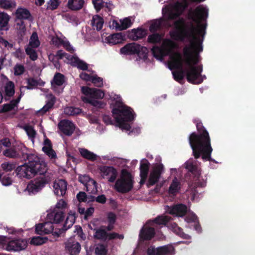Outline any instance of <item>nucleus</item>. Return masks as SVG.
<instances>
[{"label":"nucleus","instance_id":"54","mask_svg":"<svg viewBox=\"0 0 255 255\" xmlns=\"http://www.w3.org/2000/svg\"><path fill=\"white\" fill-rule=\"evenodd\" d=\"M1 167L5 172H9L15 169V164L9 162H4L1 164Z\"/></svg>","mask_w":255,"mask_h":255},{"label":"nucleus","instance_id":"40","mask_svg":"<svg viewBox=\"0 0 255 255\" xmlns=\"http://www.w3.org/2000/svg\"><path fill=\"white\" fill-rule=\"evenodd\" d=\"M40 43L37 33L33 32L30 37L29 45L31 48H37L40 45Z\"/></svg>","mask_w":255,"mask_h":255},{"label":"nucleus","instance_id":"32","mask_svg":"<svg viewBox=\"0 0 255 255\" xmlns=\"http://www.w3.org/2000/svg\"><path fill=\"white\" fill-rule=\"evenodd\" d=\"M171 228L173 231L180 237L187 240L191 238V237L189 235L183 232L182 229L179 227L176 223H173L172 224Z\"/></svg>","mask_w":255,"mask_h":255},{"label":"nucleus","instance_id":"39","mask_svg":"<svg viewBox=\"0 0 255 255\" xmlns=\"http://www.w3.org/2000/svg\"><path fill=\"white\" fill-rule=\"evenodd\" d=\"M64 114L68 116H75L82 112V109L74 107H67L64 109Z\"/></svg>","mask_w":255,"mask_h":255},{"label":"nucleus","instance_id":"6","mask_svg":"<svg viewBox=\"0 0 255 255\" xmlns=\"http://www.w3.org/2000/svg\"><path fill=\"white\" fill-rule=\"evenodd\" d=\"M170 64L173 69L179 71H174L173 73L174 79L177 81L182 80L186 76L188 81V75L190 70L188 68H183V59L182 54L179 52H175L170 57Z\"/></svg>","mask_w":255,"mask_h":255},{"label":"nucleus","instance_id":"30","mask_svg":"<svg viewBox=\"0 0 255 255\" xmlns=\"http://www.w3.org/2000/svg\"><path fill=\"white\" fill-rule=\"evenodd\" d=\"M170 218L166 216H158L153 220H149L148 221V223L152 222L151 225L153 224H156L159 225H166L168 222L169 221Z\"/></svg>","mask_w":255,"mask_h":255},{"label":"nucleus","instance_id":"64","mask_svg":"<svg viewBox=\"0 0 255 255\" xmlns=\"http://www.w3.org/2000/svg\"><path fill=\"white\" fill-rule=\"evenodd\" d=\"M124 237L123 235H120L117 233H108L107 240H112L115 239H119L120 240H122L124 239Z\"/></svg>","mask_w":255,"mask_h":255},{"label":"nucleus","instance_id":"11","mask_svg":"<svg viewBox=\"0 0 255 255\" xmlns=\"http://www.w3.org/2000/svg\"><path fill=\"white\" fill-rule=\"evenodd\" d=\"M173 250L171 245H165L157 248L150 246L147 248L146 253L147 255H169Z\"/></svg>","mask_w":255,"mask_h":255},{"label":"nucleus","instance_id":"62","mask_svg":"<svg viewBox=\"0 0 255 255\" xmlns=\"http://www.w3.org/2000/svg\"><path fill=\"white\" fill-rule=\"evenodd\" d=\"M66 206V203L63 200H59L56 204L54 210L57 211H64V209Z\"/></svg>","mask_w":255,"mask_h":255},{"label":"nucleus","instance_id":"17","mask_svg":"<svg viewBox=\"0 0 255 255\" xmlns=\"http://www.w3.org/2000/svg\"><path fill=\"white\" fill-rule=\"evenodd\" d=\"M155 234V232L154 228L143 227L140 230L139 237L143 241H149L154 237Z\"/></svg>","mask_w":255,"mask_h":255},{"label":"nucleus","instance_id":"43","mask_svg":"<svg viewBox=\"0 0 255 255\" xmlns=\"http://www.w3.org/2000/svg\"><path fill=\"white\" fill-rule=\"evenodd\" d=\"M161 35L157 33H153L148 36L147 41L149 43L155 44L159 43L161 40Z\"/></svg>","mask_w":255,"mask_h":255},{"label":"nucleus","instance_id":"14","mask_svg":"<svg viewBox=\"0 0 255 255\" xmlns=\"http://www.w3.org/2000/svg\"><path fill=\"white\" fill-rule=\"evenodd\" d=\"M185 167L188 170L186 178L188 176L193 177V180H196L200 176V173L196 164L193 163L192 160H189L185 164Z\"/></svg>","mask_w":255,"mask_h":255},{"label":"nucleus","instance_id":"51","mask_svg":"<svg viewBox=\"0 0 255 255\" xmlns=\"http://www.w3.org/2000/svg\"><path fill=\"white\" fill-rule=\"evenodd\" d=\"M15 14L16 16H30V13L28 9L23 7H18Z\"/></svg>","mask_w":255,"mask_h":255},{"label":"nucleus","instance_id":"55","mask_svg":"<svg viewBox=\"0 0 255 255\" xmlns=\"http://www.w3.org/2000/svg\"><path fill=\"white\" fill-rule=\"evenodd\" d=\"M161 27V22L159 21H155L152 22L149 28V29L151 32H155L158 30L160 29Z\"/></svg>","mask_w":255,"mask_h":255},{"label":"nucleus","instance_id":"21","mask_svg":"<svg viewBox=\"0 0 255 255\" xmlns=\"http://www.w3.org/2000/svg\"><path fill=\"white\" fill-rule=\"evenodd\" d=\"M146 34V30L142 28H138L137 29H132L131 31L129 32L128 37L129 39L136 41L145 37Z\"/></svg>","mask_w":255,"mask_h":255},{"label":"nucleus","instance_id":"52","mask_svg":"<svg viewBox=\"0 0 255 255\" xmlns=\"http://www.w3.org/2000/svg\"><path fill=\"white\" fill-rule=\"evenodd\" d=\"M60 1L59 0H49L47 3V9L54 10L59 6Z\"/></svg>","mask_w":255,"mask_h":255},{"label":"nucleus","instance_id":"20","mask_svg":"<svg viewBox=\"0 0 255 255\" xmlns=\"http://www.w3.org/2000/svg\"><path fill=\"white\" fill-rule=\"evenodd\" d=\"M78 216V214L75 211L70 210L68 213V215L65 221V223L62 228L64 231H67L75 223V220Z\"/></svg>","mask_w":255,"mask_h":255},{"label":"nucleus","instance_id":"12","mask_svg":"<svg viewBox=\"0 0 255 255\" xmlns=\"http://www.w3.org/2000/svg\"><path fill=\"white\" fill-rule=\"evenodd\" d=\"M27 246V242L26 240L16 239L8 242L5 249L8 251L18 252L24 250Z\"/></svg>","mask_w":255,"mask_h":255},{"label":"nucleus","instance_id":"29","mask_svg":"<svg viewBox=\"0 0 255 255\" xmlns=\"http://www.w3.org/2000/svg\"><path fill=\"white\" fill-rule=\"evenodd\" d=\"M82 101L86 103H88L92 106L98 108H103L105 106L104 102L93 99V98L83 97L82 98Z\"/></svg>","mask_w":255,"mask_h":255},{"label":"nucleus","instance_id":"26","mask_svg":"<svg viewBox=\"0 0 255 255\" xmlns=\"http://www.w3.org/2000/svg\"><path fill=\"white\" fill-rule=\"evenodd\" d=\"M180 188V183L175 177L173 179L169 187L168 193L170 195L175 196L179 192Z\"/></svg>","mask_w":255,"mask_h":255},{"label":"nucleus","instance_id":"23","mask_svg":"<svg viewBox=\"0 0 255 255\" xmlns=\"http://www.w3.org/2000/svg\"><path fill=\"white\" fill-rule=\"evenodd\" d=\"M22 93L16 99L12 100L9 103L5 104L2 106L0 113H5L12 111L17 106L22 97Z\"/></svg>","mask_w":255,"mask_h":255},{"label":"nucleus","instance_id":"18","mask_svg":"<svg viewBox=\"0 0 255 255\" xmlns=\"http://www.w3.org/2000/svg\"><path fill=\"white\" fill-rule=\"evenodd\" d=\"M64 211L53 210L47 215V219L53 223L58 224L62 222L64 218Z\"/></svg>","mask_w":255,"mask_h":255},{"label":"nucleus","instance_id":"57","mask_svg":"<svg viewBox=\"0 0 255 255\" xmlns=\"http://www.w3.org/2000/svg\"><path fill=\"white\" fill-rule=\"evenodd\" d=\"M3 155L8 157L15 158L18 156V153L14 149L9 148L3 151Z\"/></svg>","mask_w":255,"mask_h":255},{"label":"nucleus","instance_id":"53","mask_svg":"<svg viewBox=\"0 0 255 255\" xmlns=\"http://www.w3.org/2000/svg\"><path fill=\"white\" fill-rule=\"evenodd\" d=\"M14 74L15 76H19L23 74L25 71V68L23 65L16 64L13 68Z\"/></svg>","mask_w":255,"mask_h":255},{"label":"nucleus","instance_id":"35","mask_svg":"<svg viewBox=\"0 0 255 255\" xmlns=\"http://www.w3.org/2000/svg\"><path fill=\"white\" fill-rule=\"evenodd\" d=\"M91 24L94 29L96 28L98 31L102 29L104 19L103 17H92Z\"/></svg>","mask_w":255,"mask_h":255},{"label":"nucleus","instance_id":"25","mask_svg":"<svg viewBox=\"0 0 255 255\" xmlns=\"http://www.w3.org/2000/svg\"><path fill=\"white\" fill-rule=\"evenodd\" d=\"M124 39V35L122 33H116L111 34L106 38L108 42L115 45L122 42Z\"/></svg>","mask_w":255,"mask_h":255},{"label":"nucleus","instance_id":"24","mask_svg":"<svg viewBox=\"0 0 255 255\" xmlns=\"http://www.w3.org/2000/svg\"><path fill=\"white\" fill-rule=\"evenodd\" d=\"M27 85L25 88L28 90H31L37 87L38 86H44L45 82L40 78L35 79L33 78H28L26 79Z\"/></svg>","mask_w":255,"mask_h":255},{"label":"nucleus","instance_id":"22","mask_svg":"<svg viewBox=\"0 0 255 255\" xmlns=\"http://www.w3.org/2000/svg\"><path fill=\"white\" fill-rule=\"evenodd\" d=\"M44 146L42 147V151L44 152L51 159H55L56 157V153L52 149V143L50 139L46 138L44 141Z\"/></svg>","mask_w":255,"mask_h":255},{"label":"nucleus","instance_id":"60","mask_svg":"<svg viewBox=\"0 0 255 255\" xmlns=\"http://www.w3.org/2000/svg\"><path fill=\"white\" fill-rule=\"evenodd\" d=\"M85 187L86 188V190L87 192H88L89 193L92 194H95L98 192L97 189V183L95 181V183L93 186L86 185Z\"/></svg>","mask_w":255,"mask_h":255},{"label":"nucleus","instance_id":"37","mask_svg":"<svg viewBox=\"0 0 255 255\" xmlns=\"http://www.w3.org/2000/svg\"><path fill=\"white\" fill-rule=\"evenodd\" d=\"M5 99L7 100V97H11L14 94V85L12 82H8L4 88Z\"/></svg>","mask_w":255,"mask_h":255},{"label":"nucleus","instance_id":"28","mask_svg":"<svg viewBox=\"0 0 255 255\" xmlns=\"http://www.w3.org/2000/svg\"><path fill=\"white\" fill-rule=\"evenodd\" d=\"M70 60L71 63H73V66H76L78 68L82 70H87L88 69V64L84 61L80 60L78 57L72 56L70 58Z\"/></svg>","mask_w":255,"mask_h":255},{"label":"nucleus","instance_id":"3","mask_svg":"<svg viewBox=\"0 0 255 255\" xmlns=\"http://www.w3.org/2000/svg\"><path fill=\"white\" fill-rule=\"evenodd\" d=\"M27 163L18 166L15 171L19 178L30 179L36 175L37 172L45 171L46 163L34 154L25 155Z\"/></svg>","mask_w":255,"mask_h":255},{"label":"nucleus","instance_id":"1","mask_svg":"<svg viewBox=\"0 0 255 255\" xmlns=\"http://www.w3.org/2000/svg\"><path fill=\"white\" fill-rule=\"evenodd\" d=\"M169 19H175L178 17H166ZM180 18V17H179ZM188 19L185 21L181 17L175 22V30L170 32L172 39L183 41L185 39L190 41V44L183 48V55L185 58L183 63L190 70L188 75V82L193 84H201L203 79L202 78V66H196L199 62V53L203 51L202 43L206 34L207 24L200 23L197 18L204 19L207 17H187Z\"/></svg>","mask_w":255,"mask_h":255},{"label":"nucleus","instance_id":"50","mask_svg":"<svg viewBox=\"0 0 255 255\" xmlns=\"http://www.w3.org/2000/svg\"><path fill=\"white\" fill-rule=\"evenodd\" d=\"M10 17H0V30H7L9 18Z\"/></svg>","mask_w":255,"mask_h":255},{"label":"nucleus","instance_id":"61","mask_svg":"<svg viewBox=\"0 0 255 255\" xmlns=\"http://www.w3.org/2000/svg\"><path fill=\"white\" fill-rule=\"evenodd\" d=\"M24 130L26 132L28 136L30 137H34L36 134V132L34 129L31 126H26L24 128Z\"/></svg>","mask_w":255,"mask_h":255},{"label":"nucleus","instance_id":"49","mask_svg":"<svg viewBox=\"0 0 255 255\" xmlns=\"http://www.w3.org/2000/svg\"><path fill=\"white\" fill-rule=\"evenodd\" d=\"M33 48L28 47L25 49V52L31 60L35 61L37 59L38 56L36 51Z\"/></svg>","mask_w":255,"mask_h":255},{"label":"nucleus","instance_id":"8","mask_svg":"<svg viewBox=\"0 0 255 255\" xmlns=\"http://www.w3.org/2000/svg\"><path fill=\"white\" fill-rule=\"evenodd\" d=\"M122 54L125 55H133L136 54L140 59L145 60L148 58V49L144 46L131 43H128L120 49Z\"/></svg>","mask_w":255,"mask_h":255},{"label":"nucleus","instance_id":"9","mask_svg":"<svg viewBox=\"0 0 255 255\" xmlns=\"http://www.w3.org/2000/svg\"><path fill=\"white\" fill-rule=\"evenodd\" d=\"M101 176L106 178L109 182H114L118 176L117 170L113 166L101 165L98 167Z\"/></svg>","mask_w":255,"mask_h":255},{"label":"nucleus","instance_id":"19","mask_svg":"<svg viewBox=\"0 0 255 255\" xmlns=\"http://www.w3.org/2000/svg\"><path fill=\"white\" fill-rule=\"evenodd\" d=\"M65 250L70 255H77L81 250V245L75 241H68L65 243Z\"/></svg>","mask_w":255,"mask_h":255},{"label":"nucleus","instance_id":"36","mask_svg":"<svg viewBox=\"0 0 255 255\" xmlns=\"http://www.w3.org/2000/svg\"><path fill=\"white\" fill-rule=\"evenodd\" d=\"M149 168V163L148 161L144 159L140 162V175L147 176Z\"/></svg>","mask_w":255,"mask_h":255},{"label":"nucleus","instance_id":"46","mask_svg":"<svg viewBox=\"0 0 255 255\" xmlns=\"http://www.w3.org/2000/svg\"><path fill=\"white\" fill-rule=\"evenodd\" d=\"M53 81L55 85L61 86L64 83V76L60 73H56L54 76Z\"/></svg>","mask_w":255,"mask_h":255},{"label":"nucleus","instance_id":"10","mask_svg":"<svg viewBox=\"0 0 255 255\" xmlns=\"http://www.w3.org/2000/svg\"><path fill=\"white\" fill-rule=\"evenodd\" d=\"M163 170V165L162 164H156L151 171L149 178L146 184L148 187L155 185L159 181Z\"/></svg>","mask_w":255,"mask_h":255},{"label":"nucleus","instance_id":"34","mask_svg":"<svg viewBox=\"0 0 255 255\" xmlns=\"http://www.w3.org/2000/svg\"><path fill=\"white\" fill-rule=\"evenodd\" d=\"M84 0H68V6L73 10H77L83 6Z\"/></svg>","mask_w":255,"mask_h":255},{"label":"nucleus","instance_id":"15","mask_svg":"<svg viewBox=\"0 0 255 255\" xmlns=\"http://www.w3.org/2000/svg\"><path fill=\"white\" fill-rule=\"evenodd\" d=\"M54 193L57 196H63L67 191V183L64 179H58L53 183Z\"/></svg>","mask_w":255,"mask_h":255},{"label":"nucleus","instance_id":"44","mask_svg":"<svg viewBox=\"0 0 255 255\" xmlns=\"http://www.w3.org/2000/svg\"><path fill=\"white\" fill-rule=\"evenodd\" d=\"M105 96L104 93L100 89L93 88L91 97L93 99H102Z\"/></svg>","mask_w":255,"mask_h":255},{"label":"nucleus","instance_id":"31","mask_svg":"<svg viewBox=\"0 0 255 255\" xmlns=\"http://www.w3.org/2000/svg\"><path fill=\"white\" fill-rule=\"evenodd\" d=\"M79 152L81 155L86 159L92 161H94L97 159V155L87 149L80 148Z\"/></svg>","mask_w":255,"mask_h":255},{"label":"nucleus","instance_id":"5","mask_svg":"<svg viewBox=\"0 0 255 255\" xmlns=\"http://www.w3.org/2000/svg\"><path fill=\"white\" fill-rule=\"evenodd\" d=\"M39 177L31 180L27 186V190L30 194H35L39 192L45 185L50 183L53 178L52 173L48 170L46 163L45 164V172H37Z\"/></svg>","mask_w":255,"mask_h":255},{"label":"nucleus","instance_id":"56","mask_svg":"<svg viewBox=\"0 0 255 255\" xmlns=\"http://www.w3.org/2000/svg\"><path fill=\"white\" fill-rule=\"evenodd\" d=\"M120 21L122 27L120 30L126 29L129 27L132 24L130 19L128 17H126L123 20H120Z\"/></svg>","mask_w":255,"mask_h":255},{"label":"nucleus","instance_id":"45","mask_svg":"<svg viewBox=\"0 0 255 255\" xmlns=\"http://www.w3.org/2000/svg\"><path fill=\"white\" fill-rule=\"evenodd\" d=\"M47 241V238H43L40 237H33L30 241V244L39 246L45 243Z\"/></svg>","mask_w":255,"mask_h":255},{"label":"nucleus","instance_id":"41","mask_svg":"<svg viewBox=\"0 0 255 255\" xmlns=\"http://www.w3.org/2000/svg\"><path fill=\"white\" fill-rule=\"evenodd\" d=\"M208 8L206 6L199 5L195 9L194 16H208Z\"/></svg>","mask_w":255,"mask_h":255},{"label":"nucleus","instance_id":"7","mask_svg":"<svg viewBox=\"0 0 255 255\" xmlns=\"http://www.w3.org/2000/svg\"><path fill=\"white\" fill-rule=\"evenodd\" d=\"M133 180L131 174L126 169H123L120 177L116 181L115 188L121 193H126L132 190Z\"/></svg>","mask_w":255,"mask_h":255},{"label":"nucleus","instance_id":"33","mask_svg":"<svg viewBox=\"0 0 255 255\" xmlns=\"http://www.w3.org/2000/svg\"><path fill=\"white\" fill-rule=\"evenodd\" d=\"M95 233L94 235V238L95 239L105 242L107 240L108 233L106 229L102 228L95 229Z\"/></svg>","mask_w":255,"mask_h":255},{"label":"nucleus","instance_id":"59","mask_svg":"<svg viewBox=\"0 0 255 255\" xmlns=\"http://www.w3.org/2000/svg\"><path fill=\"white\" fill-rule=\"evenodd\" d=\"M91 82L98 87H102L103 85V79L97 76H93Z\"/></svg>","mask_w":255,"mask_h":255},{"label":"nucleus","instance_id":"47","mask_svg":"<svg viewBox=\"0 0 255 255\" xmlns=\"http://www.w3.org/2000/svg\"><path fill=\"white\" fill-rule=\"evenodd\" d=\"M15 5L12 0H0V6L4 9H8Z\"/></svg>","mask_w":255,"mask_h":255},{"label":"nucleus","instance_id":"16","mask_svg":"<svg viewBox=\"0 0 255 255\" xmlns=\"http://www.w3.org/2000/svg\"><path fill=\"white\" fill-rule=\"evenodd\" d=\"M187 213V207L183 204H177L170 208L169 213L178 217H183Z\"/></svg>","mask_w":255,"mask_h":255},{"label":"nucleus","instance_id":"27","mask_svg":"<svg viewBox=\"0 0 255 255\" xmlns=\"http://www.w3.org/2000/svg\"><path fill=\"white\" fill-rule=\"evenodd\" d=\"M153 56L157 59L162 60L166 55L165 50L164 48L157 46H153L151 49Z\"/></svg>","mask_w":255,"mask_h":255},{"label":"nucleus","instance_id":"48","mask_svg":"<svg viewBox=\"0 0 255 255\" xmlns=\"http://www.w3.org/2000/svg\"><path fill=\"white\" fill-rule=\"evenodd\" d=\"M44 224V234H48L52 232L54 229L53 224L52 221L48 220L47 222L43 223Z\"/></svg>","mask_w":255,"mask_h":255},{"label":"nucleus","instance_id":"42","mask_svg":"<svg viewBox=\"0 0 255 255\" xmlns=\"http://www.w3.org/2000/svg\"><path fill=\"white\" fill-rule=\"evenodd\" d=\"M78 179L79 182L83 184L85 186L87 184L93 186V185L95 183L94 180L91 179L89 176L86 175H80Z\"/></svg>","mask_w":255,"mask_h":255},{"label":"nucleus","instance_id":"2","mask_svg":"<svg viewBox=\"0 0 255 255\" xmlns=\"http://www.w3.org/2000/svg\"><path fill=\"white\" fill-rule=\"evenodd\" d=\"M198 132H192L188 138L190 145L195 158H199L201 155L204 160L214 161L211 158L213 148L211 144L209 134L201 121H195Z\"/></svg>","mask_w":255,"mask_h":255},{"label":"nucleus","instance_id":"38","mask_svg":"<svg viewBox=\"0 0 255 255\" xmlns=\"http://www.w3.org/2000/svg\"><path fill=\"white\" fill-rule=\"evenodd\" d=\"M55 103V97L52 96L51 99L46 102V104L39 111V113L42 115L45 114L47 112L52 109Z\"/></svg>","mask_w":255,"mask_h":255},{"label":"nucleus","instance_id":"4","mask_svg":"<svg viewBox=\"0 0 255 255\" xmlns=\"http://www.w3.org/2000/svg\"><path fill=\"white\" fill-rule=\"evenodd\" d=\"M133 110L123 104L122 102H117L115 107L112 110V114L120 128L129 130L131 126L128 123L134 120V114Z\"/></svg>","mask_w":255,"mask_h":255},{"label":"nucleus","instance_id":"58","mask_svg":"<svg viewBox=\"0 0 255 255\" xmlns=\"http://www.w3.org/2000/svg\"><path fill=\"white\" fill-rule=\"evenodd\" d=\"M95 254L96 255H107V250L104 245H100L95 249Z\"/></svg>","mask_w":255,"mask_h":255},{"label":"nucleus","instance_id":"63","mask_svg":"<svg viewBox=\"0 0 255 255\" xmlns=\"http://www.w3.org/2000/svg\"><path fill=\"white\" fill-rule=\"evenodd\" d=\"M76 198L79 202H86L87 201V195L83 191L79 192L76 195Z\"/></svg>","mask_w":255,"mask_h":255},{"label":"nucleus","instance_id":"13","mask_svg":"<svg viewBox=\"0 0 255 255\" xmlns=\"http://www.w3.org/2000/svg\"><path fill=\"white\" fill-rule=\"evenodd\" d=\"M75 128L74 124L68 120H61L58 124V129L67 136H70L73 133Z\"/></svg>","mask_w":255,"mask_h":255}]
</instances>
